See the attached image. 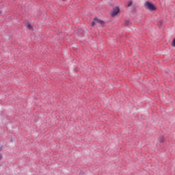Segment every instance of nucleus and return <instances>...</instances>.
I'll list each match as a JSON object with an SVG mask.
<instances>
[{
	"label": "nucleus",
	"mask_w": 175,
	"mask_h": 175,
	"mask_svg": "<svg viewBox=\"0 0 175 175\" xmlns=\"http://www.w3.org/2000/svg\"><path fill=\"white\" fill-rule=\"evenodd\" d=\"M96 24V22H95V21L94 22L92 23V27H94V25H95Z\"/></svg>",
	"instance_id": "6e6552de"
},
{
	"label": "nucleus",
	"mask_w": 175,
	"mask_h": 175,
	"mask_svg": "<svg viewBox=\"0 0 175 175\" xmlns=\"http://www.w3.org/2000/svg\"><path fill=\"white\" fill-rule=\"evenodd\" d=\"M127 6H132V1L128 2Z\"/></svg>",
	"instance_id": "423d86ee"
},
{
	"label": "nucleus",
	"mask_w": 175,
	"mask_h": 175,
	"mask_svg": "<svg viewBox=\"0 0 175 175\" xmlns=\"http://www.w3.org/2000/svg\"><path fill=\"white\" fill-rule=\"evenodd\" d=\"M27 28H28V29H32V25H31V24L29 23H27Z\"/></svg>",
	"instance_id": "39448f33"
},
{
	"label": "nucleus",
	"mask_w": 175,
	"mask_h": 175,
	"mask_svg": "<svg viewBox=\"0 0 175 175\" xmlns=\"http://www.w3.org/2000/svg\"><path fill=\"white\" fill-rule=\"evenodd\" d=\"M158 141L159 143H163L165 142V137L161 136L159 137Z\"/></svg>",
	"instance_id": "20e7f679"
},
{
	"label": "nucleus",
	"mask_w": 175,
	"mask_h": 175,
	"mask_svg": "<svg viewBox=\"0 0 175 175\" xmlns=\"http://www.w3.org/2000/svg\"><path fill=\"white\" fill-rule=\"evenodd\" d=\"M94 21L96 24H100V25H103V24H105V22H103V21H100V19H98L96 18H94Z\"/></svg>",
	"instance_id": "7ed1b4c3"
},
{
	"label": "nucleus",
	"mask_w": 175,
	"mask_h": 175,
	"mask_svg": "<svg viewBox=\"0 0 175 175\" xmlns=\"http://www.w3.org/2000/svg\"><path fill=\"white\" fill-rule=\"evenodd\" d=\"M126 25H129V21H126Z\"/></svg>",
	"instance_id": "1a4fd4ad"
},
{
	"label": "nucleus",
	"mask_w": 175,
	"mask_h": 175,
	"mask_svg": "<svg viewBox=\"0 0 175 175\" xmlns=\"http://www.w3.org/2000/svg\"><path fill=\"white\" fill-rule=\"evenodd\" d=\"M119 13H120V8L116 7L115 8L113 9L111 16L112 17H114V16H117Z\"/></svg>",
	"instance_id": "f03ea898"
},
{
	"label": "nucleus",
	"mask_w": 175,
	"mask_h": 175,
	"mask_svg": "<svg viewBox=\"0 0 175 175\" xmlns=\"http://www.w3.org/2000/svg\"><path fill=\"white\" fill-rule=\"evenodd\" d=\"M172 46L173 47H175V38H174V39L173 40V41H172Z\"/></svg>",
	"instance_id": "0eeeda50"
},
{
	"label": "nucleus",
	"mask_w": 175,
	"mask_h": 175,
	"mask_svg": "<svg viewBox=\"0 0 175 175\" xmlns=\"http://www.w3.org/2000/svg\"><path fill=\"white\" fill-rule=\"evenodd\" d=\"M144 8L145 9H146L147 10H150V12H155V10H157V7L150 1L145 2Z\"/></svg>",
	"instance_id": "f257e3e1"
},
{
	"label": "nucleus",
	"mask_w": 175,
	"mask_h": 175,
	"mask_svg": "<svg viewBox=\"0 0 175 175\" xmlns=\"http://www.w3.org/2000/svg\"><path fill=\"white\" fill-rule=\"evenodd\" d=\"M2 159V154H0V161Z\"/></svg>",
	"instance_id": "9d476101"
}]
</instances>
